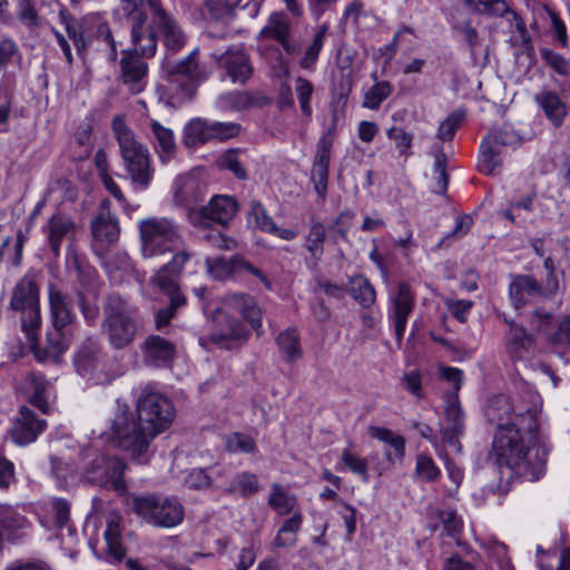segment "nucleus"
I'll return each mask as SVG.
<instances>
[{"label":"nucleus","mask_w":570,"mask_h":570,"mask_svg":"<svg viewBox=\"0 0 570 570\" xmlns=\"http://www.w3.org/2000/svg\"><path fill=\"white\" fill-rule=\"evenodd\" d=\"M415 306V295L405 282H400L389 297V321L393 325L395 337L403 340L409 316Z\"/></svg>","instance_id":"2eb2a0df"},{"label":"nucleus","mask_w":570,"mask_h":570,"mask_svg":"<svg viewBox=\"0 0 570 570\" xmlns=\"http://www.w3.org/2000/svg\"><path fill=\"white\" fill-rule=\"evenodd\" d=\"M29 522L26 517L18 513L11 505L0 504V531L2 539L17 542L24 537Z\"/></svg>","instance_id":"2f4dec72"},{"label":"nucleus","mask_w":570,"mask_h":570,"mask_svg":"<svg viewBox=\"0 0 570 570\" xmlns=\"http://www.w3.org/2000/svg\"><path fill=\"white\" fill-rule=\"evenodd\" d=\"M130 507L148 524L158 528H174L180 524L185 517L184 505L177 497L158 494L134 497Z\"/></svg>","instance_id":"423d86ee"},{"label":"nucleus","mask_w":570,"mask_h":570,"mask_svg":"<svg viewBox=\"0 0 570 570\" xmlns=\"http://www.w3.org/2000/svg\"><path fill=\"white\" fill-rule=\"evenodd\" d=\"M341 460L347 470L358 475L363 482H368L370 475L367 459L357 455L350 449H344L342 451Z\"/></svg>","instance_id":"3c124183"},{"label":"nucleus","mask_w":570,"mask_h":570,"mask_svg":"<svg viewBox=\"0 0 570 570\" xmlns=\"http://www.w3.org/2000/svg\"><path fill=\"white\" fill-rule=\"evenodd\" d=\"M75 296L78 308L86 324L89 326L96 325L100 315V308L97 302L95 299H89V297L83 293L82 289H77Z\"/></svg>","instance_id":"603ef678"},{"label":"nucleus","mask_w":570,"mask_h":570,"mask_svg":"<svg viewBox=\"0 0 570 570\" xmlns=\"http://www.w3.org/2000/svg\"><path fill=\"white\" fill-rule=\"evenodd\" d=\"M465 117L464 111H453L450 114L439 126L438 129V138L442 141L451 140L456 129L461 126L463 119Z\"/></svg>","instance_id":"6e6d98bb"},{"label":"nucleus","mask_w":570,"mask_h":570,"mask_svg":"<svg viewBox=\"0 0 570 570\" xmlns=\"http://www.w3.org/2000/svg\"><path fill=\"white\" fill-rule=\"evenodd\" d=\"M224 303L227 308L242 314L255 331H259L262 327L261 309L252 296L242 293L228 294Z\"/></svg>","instance_id":"473e14b6"},{"label":"nucleus","mask_w":570,"mask_h":570,"mask_svg":"<svg viewBox=\"0 0 570 570\" xmlns=\"http://www.w3.org/2000/svg\"><path fill=\"white\" fill-rule=\"evenodd\" d=\"M293 21L284 11H275L269 14L265 26L258 33V39L277 42L287 55H298L301 43L292 39Z\"/></svg>","instance_id":"f3484780"},{"label":"nucleus","mask_w":570,"mask_h":570,"mask_svg":"<svg viewBox=\"0 0 570 570\" xmlns=\"http://www.w3.org/2000/svg\"><path fill=\"white\" fill-rule=\"evenodd\" d=\"M346 292L364 308H370L376 301L374 287L363 275L351 277Z\"/></svg>","instance_id":"58836bf2"},{"label":"nucleus","mask_w":570,"mask_h":570,"mask_svg":"<svg viewBox=\"0 0 570 570\" xmlns=\"http://www.w3.org/2000/svg\"><path fill=\"white\" fill-rule=\"evenodd\" d=\"M313 90H314V86L309 80H307L303 77L296 78L295 91H296L297 99H298V102L301 106V110L307 117H309L312 115V108H311L309 102H311V98L313 95Z\"/></svg>","instance_id":"bf43d9fd"},{"label":"nucleus","mask_w":570,"mask_h":570,"mask_svg":"<svg viewBox=\"0 0 570 570\" xmlns=\"http://www.w3.org/2000/svg\"><path fill=\"white\" fill-rule=\"evenodd\" d=\"M150 131L154 138V144L165 155H170L175 147V137L171 129L164 127L157 120H151Z\"/></svg>","instance_id":"a18cd8bd"},{"label":"nucleus","mask_w":570,"mask_h":570,"mask_svg":"<svg viewBox=\"0 0 570 570\" xmlns=\"http://www.w3.org/2000/svg\"><path fill=\"white\" fill-rule=\"evenodd\" d=\"M173 253H175L173 258L167 264L163 265L153 277V282L164 293H174L175 291H179L178 279L183 269L195 258V254L183 245Z\"/></svg>","instance_id":"a211bd4d"},{"label":"nucleus","mask_w":570,"mask_h":570,"mask_svg":"<svg viewBox=\"0 0 570 570\" xmlns=\"http://www.w3.org/2000/svg\"><path fill=\"white\" fill-rule=\"evenodd\" d=\"M332 146L333 140L328 135L321 137L317 144L316 156L311 169V181L313 183L314 190L317 193L321 200L325 199L327 193L328 167Z\"/></svg>","instance_id":"4be33fe9"},{"label":"nucleus","mask_w":570,"mask_h":570,"mask_svg":"<svg viewBox=\"0 0 570 570\" xmlns=\"http://www.w3.org/2000/svg\"><path fill=\"white\" fill-rule=\"evenodd\" d=\"M126 463L122 459L116 456H96L85 472V478L89 483L111 489L119 494L127 491L124 481Z\"/></svg>","instance_id":"f8f14e48"},{"label":"nucleus","mask_w":570,"mask_h":570,"mask_svg":"<svg viewBox=\"0 0 570 570\" xmlns=\"http://www.w3.org/2000/svg\"><path fill=\"white\" fill-rule=\"evenodd\" d=\"M142 58L130 49L122 51L120 76L122 82L128 85L132 92H140L146 85L147 63Z\"/></svg>","instance_id":"393cba45"},{"label":"nucleus","mask_w":570,"mask_h":570,"mask_svg":"<svg viewBox=\"0 0 570 570\" xmlns=\"http://www.w3.org/2000/svg\"><path fill=\"white\" fill-rule=\"evenodd\" d=\"M49 247L55 256H59L65 240L71 242L76 235L77 226L72 218L66 214H53L43 228Z\"/></svg>","instance_id":"bb28decb"},{"label":"nucleus","mask_w":570,"mask_h":570,"mask_svg":"<svg viewBox=\"0 0 570 570\" xmlns=\"http://www.w3.org/2000/svg\"><path fill=\"white\" fill-rule=\"evenodd\" d=\"M294 499L279 484L272 485L268 503L279 515L288 514L294 507Z\"/></svg>","instance_id":"864d4df0"},{"label":"nucleus","mask_w":570,"mask_h":570,"mask_svg":"<svg viewBox=\"0 0 570 570\" xmlns=\"http://www.w3.org/2000/svg\"><path fill=\"white\" fill-rule=\"evenodd\" d=\"M534 100L553 126L560 127L562 125L567 116V109L556 92L543 90L535 95Z\"/></svg>","instance_id":"c9c22d12"},{"label":"nucleus","mask_w":570,"mask_h":570,"mask_svg":"<svg viewBox=\"0 0 570 570\" xmlns=\"http://www.w3.org/2000/svg\"><path fill=\"white\" fill-rule=\"evenodd\" d=\"M10 308L22 313L21 328L28 341L36 344L41 318L39 288L33 275L28 273L16 284L10 301Z\"/></svg>","instance_id":"0eeeda50"},{"label":"nucleus","mask_w":570,"mask_h":570,"mask_svg":"<svg viewBox=\"0 0 570 570\" xmlns=\"http://www.w3.org/2000/svg\"><path fill=\"white\" fill-rule=\"evenodd\" d=\"M122 10L127 14L130 26L131 51L144 58H150L156 53L157 36L146 26L147 16L144 11L146 0H121Z\"/></svg>","instance_id":"1a4fd4ad"},{"label":"nucleus","mask_w":570,"mask_h":570,"mask_svg":"<svg viewBox=\"0 0 570 570\" xmlns=\"http://www.w3.org/2000/svg\"><path fill=\"white\" fill-rule=\"evenodd\" d=\"M140 350L144 362L154 367H165L169 365L176 354L175 344L159 335L147 336Z\"/></svg>","instance_id":"5701e85b"},{"label":"nucleus","mask_w":570,"mask_h":570,"mask_svg":"<svg viewBox=\"0 0 570 570\" xmlns=\"http://www.w3.org/2000/svg\"><path fill=\"white\" fill-rule=\"evenodd\" d=\"M517 428L495 430L490 459L507 466L527 481H537L546 472L549 449L538 436V416L529 413L519 417Z\"/></svg>","instance_id":"f03ea898"},{"label":"nucleus","mask_w":570,"mask_h":570,"mask_svg":"<svg viewBox=\"0 0 570 570\" xmlns=\"http://www.w3.org/2000/svg\"><path fill=\"white\" fill-rule=\"evenodd\" d=\"M276 344L287 363L293 364L302 358L303 351L296 330L287 328L281 332L276 337Z\"/></svg>","instance_id":"ea45409f"},{"label":"nucleus","mask_w":570,"mask_h":570,"mask_svg":"<svg viewBox=\"0 0 570 570\" xmlns=\"http://www.w3.org/2000/svg\"><path fill=\"white\" fill-rule=\"evenodd\" d=\"M48 295L53 327L66 328L72 324L76 321V314L72 309L70 296L53 283L48 286Z\"/></svg>","instance_id":"cd10ccee"},{"label":"nucleus","mask_w":570,"mask_h":570,"mask_svg":"<svg viewBox=\"0 0 570 570\" xmlns=\"http://www.w3.org/2000/svg\"><path fill=\"white\" fill-rule=\"evenodd\" d=\"M174 417L175 409L171 401L164 394L146 387L137 399L136 413L128 404L117 401L108 439L116 446L130 453L139 463H146L151 441L170 426Z\"/></svg>","instance_id":"f257e3e1"},{"label":"nucleus","mask_w":570,"mask_h":570,"mask_svg":"<svg viewBox=\"0 0 570 570\" xmlns=\"http://www.w3.org/2000/svg\"><path fill=\"white\" fill-rule=\"evenodd\" d=\"M250 217L254 218L255 225L265 233H271L273 230H277V226L272 219V217L267 214V210L263 206L261 202H253L250 210L248 213Z\"/></svg>","instance_id":"052dcab7"},{"label":"nucleus","mask_w":570,"mask_h":570,"mask_svg":"<svg viewBox=\"0 0 570 570\" xmlns=\"http://www.w3.org/2000/svg\"><path fill=\"white\" fill-rule=\"evenodd\" d=\"M438 519L449 535L458 534L462 529V521L454 510H442L438 512Z\"/></svg>","instance_id":"774afa93"},{"label":"nucleus","mask_w":570,"mask_h":570,"mask_svg":"<svg viewBox=\"0 0 570 570\" xmlns=\"http://www.w3.org/2000/svg\"><path fill=\"white\" fill-rule=\"evenodd\" d=\"M532 335L523 326H512L508 332L507 350L513 358H522L532 346Z\"/></svg>","instance_id":"a19ab883"},{"label":"nucleus","mask_w":570,"mask_h":570,"mask_svg":"<svg viewBox=\"0 0 570 570\" xmlns=\"http://www.w3.org/2000/svg\"><path fill=\"white\" fill-rule=\"evenodd\" d=\"M445 424L441 429V440L444 446L460 453L462 445L460 438L464 433V413L456 395H450L444 407Z\"/></svg>","instance_id":"6ab92c4d"},{"label":"nucleus","mask_w":570,"mask_h":570,"mask_svg":"<svg viewBox=\"0 0 570 570\" xmlns=\"http://www.w3.org/2000/svg\"><path fill=\"white\" fill-rule=\"evenodd\" d=\"M65 328H56L47 334V342L50 352L55 355H61L69 346V340L63 333Z\"/></svg>","instance_id":"338daca9"},{"label":"nucleus","mask_w":570,"mask_h":570,"mask_svg":"<svg viewBox=\"0 0 570 570\" xmlns=\"http://www.w3.org/2000/svg\"><path fill=\"white\" fill-rule=\"evenodd\" d=\"M104 350L96 336L87 337L75 355L73 364L78 374L83 377H91L104 362Z\"/></svg>","instance_id":"b1692460"},{"label":"nucleus","mask_w":570,"mask_h":570,"mask_svg":"<svg viewBox=\"0 0 570 570\" xmlns=\"http://www.w3.org/2000/svg\"><path fill=\"white\" fill-rule=\"evenodd\" d=\"M238 212L235 197L215 195L206 206L189 212V220L195 226L208 227L212 223L226 226Z\"/></svg>","instance_id":"4468645a"},{"label":"nucleus","mask_w":570,"mask_h":570,"mask_svg":"<svg viewBox=\"0 0 570 570\" xmlns=\"http://www.w3.org/2000/svg\"><path fill=\"white\" fill-rule=\"evenodd\" d=\"M392 94V86L389 81H377L364 95L362 106L376 110L381 104Z\"/></svg>","instance_id":"09e8293b"},{"label":"nucleus","mask_w":570,"mask_h":570,"mask_svg":"<svg viewBox=\"0 0 570 570\" xmlns=\"http://www.w3.org/2000/svg\"><path fill=\"white\" fill-rule=\"evenodd\" d=\"M269 101L266 96L259 91L252 90H234L220 95L216 101L217 108L223 111L245 110L255 107H262Z\"/></svg>","instance_id":"c756f323"},{"label":"nucleus","mask_w":570,"mask_h":570,"mask_svg":"<svg viewBox=\"0 0 570 570\" xmlns=\"http://www.w3.org/2000/svg\"><path fill=\"white\" fill-rule=\"evenodd\" d=\"M210 140V121L203 118H194L186 124L183 142L187 148H194Z\"/></svg>","instance_id":"4c0bfd02"},{"label":"nucleus","mask_w":570,"mask_h":570,"mask_svg":"<svg viewBox=\"0 0 570 570\" xmlns=\"http://www.w3.org/2000/svg\"><path fill=\"white\" fill-rule=\"evenodd\" d=\"M326 239L325 226L315 222L311 225L309 230L305 237V249L311 254L312 258L317 264L324 254V243Z\"/></svg>","instance_id":"79ce46f5"},{"label":"nucleus","mask_w":570,"mask_h":570,"mask_svg":"<svg viewBox=\"0 0 570 570\" xmlns=\"http://www.w3.org/2000/svg\"><path fill=\"white\" fill-rule=\"evenodd\" d=\"M219 167L234 174L237 179H247V170L238 159V151L229 149L219 158Z\"/></svg>","instance_id":"13d9d810"},{"label":"nucleus","mask_w":570,"mask_h":570,"mask_svg":"<svg viewBox=\"0 0 570 570\" xmlns=\"http://www.w3.org/2000/svg\"><path fill=\"white\" fill-rule=\"evenodd\" d=\"M302 521L303 518L299 512L286 519L272 541L271 550L276 551L278 549L295 547L297 543V533L302 528Z\"/></svg>","instance_id":"f704fd0d"},{"label":"nucleus","mask_w":570,"mask_h":570,"mask_svg":"<svg viewBox=\"0 0 570 570\" xmlns=\"http://www.w3.org/2000/svg\"><path fill=\"white\" fill-rule=\"evenodd\" d=\"M226 448L229 452L254 453L256 444L252 436L244 433H232L226 438Z\"/></svg>","instance_id":"4d7b16f0"},{"label":"nucleus","mask_w":570,"mask_h":570,"mask_svg":"<svg viewBox=\"0 0 570 570\" xmlns=\"http://www.w3.org/2000/svg\"><path fill=\"white\" fill-rule=\"evenodd\" d=\"M185 485L190 490H205L213 485V478L207 469H193L185 478Z\"/></svg>","instance_id":"680f3d73"},{"label":"nucleus","mask_w":570,"mask_h":570,"mask_svg":"<svg viewBox=\"0 0 570 570\" xmlns=\"http://www.w3.org/2000/svg\"><path fill=\"white\" fill-rule=\"evenodd\" d=\"M27 384L32 390L29 402L42 413H46L48 411V403L43 396V392L47 386V380L41 374L30 373L27 379Z\"/></svg>","instance_id":"de8ad7c7"},{"label":"nucleus","mask_w":570,"mask_h":570,"mask_svg":"<svg viewBox=\"0 0 570 570\" xmlns=\"http://www.w3.org/2000/svg\"><path fill=\"white\" fill-rule=\"evenodd\" d=\"M112 130L128 177L136 187L146 189L154 177L148 148L136 138L132 130L119 117L112 120Z\"/></svg>","instance_id":"20e7f679"},{"label":"nucleus","mask_w":570,"mask_h":570,"mask_svg":"<svg viewBox=\"0 0 570 570\" xmlns=\"http://www.w3.org/2000/svg\"><path fill=\"white\" fill-rule=\"evenodd\" d=\"M165 294L169 297V305L167 307L158 309L155 315L156 327L158 330L168 325L171 318L174 317L177 308L185 305L186 303V298L180 294L179 291Z\"/></svg>","instance_id":"8fccbe9b"},{"label":"nucleus","mask_w":570,"mask_h":570,"mask_svg":"<svg viewBox=\"0 0 570 570\" xmlns=\"http://www.w3.org/2000/svg\"><path fill=\"white\" fill-rule=\"evenodd\" d=\"M153 14V24L163 37L167 51L176 53L187 42V36L178 22L163 8L160 0H146Z\"/></svg>","instance_id":"dca6fc26"},{"label":"nucleus","mask_w":570,"mask_h":570,"mask_svg":"<svg viewBox=\"0 0 570 570\" xmlns=\"http://www.w3.org/2000/svg\"><path fill=\"white\" fill-rule=\"evenodd\" d=\"M529 413L538 416L537 409H527L525 411H518L511 401L504 395H498L490 400L487 409V420L495 425V430H509L515 426L519 417H524Z\"/></svg>","instance_id":"aec40b11"},{"label":"nucleus","mask_w":570,"mask_h":570,"mask_svg":"<svg viewBox=\"0 0 570 570\" xmlns=\"http://www.w3.org/2000/svg\"><path fill=\"white\" fill-rule=\"evenodd\" d=\"M327 26L322 24L317 32L315 33L312 42L305 49L303 57L301 58L298 65L302 69L311 70L314 68L317 62L320 52L324 46L325 37L327 33Z\"/></svg>","instance_id":"37998d69"},{"label":"nucleus","mask_w":570,"mask_h":570,"mask_svg":"<svg viewBox=\"0 0 570 570\" xmlns=\"http://www.w3.org/2000/svg\"><path fill=\"white\" fill-rule=\"evenodd\" d=\"M415 472L420 478L429 482L435 481L440 476V469L435 465L434 461L425 454L417 455Z\"/></svg>","instance_id":"e2e57ef3"},{"label":"nucleus","mask_w":570,"mask_h":570,"mask_svg":"<svg viewBox=\"0 0 570 570\" xmlns=\"http://www.w3.org/2000/svg\"><path fill=\"white\" fill-rule=\"evenodd\" d=\"M240 130V126L236 122L210 121L212 140L220 141L236 137Z\"/></svg>","instance_id":"69168bd1"},{"label":"nucleus","mask_w":570,"mask_h":570,"mask_svg":"<svg viewBox=\"0 0 570 570\" xmlns=\"http://www.w3.org/2000/svg\"><path fill=\"white\" fill-rule=\"evenodd\" d=\"M45 428V420L38 419L29 407L21 406L19 417L11 430V436L14 443L26 445L36 441Z\"/></svg>","instance_id":"c85d7f7f"},{"label":"nucleus","mask_w":570,"mask_h":570,"mask_svg":"<svg viewBox=\"0 0 570 570\" xmlns=\"http://www.w3.org/2000/svg\"><path fill=\"white\" fill-rule=\"evenodd\" d=\"M521 142L520 135L509 125L492 129L480 146L479 170L484 175L495 174L497 168L501 167V148Z\"/></svg>","instance_id":"9d476101"},{"label":"nucleus","mask_w":570,"mask_h":570,"mask_svg":"<svg viewBox=\"0 0 570 570\" xmlns=\"http://www.w3.org/2000/svg\"><path fill=\"white\" fill-rule=\"evenodd\" d=\"M540 56L547 65H549L559 75L567 76L569 73V61L560 53L548 48H542L540 49Z\"/></svg>","instance_id":"0e129e2a"},{"label":"nucleus","mask_w":570,"mask_h":570,"mask_svg":"<svg viewBox=\"0 0 570 570\" xmlns=\"http://www.w3.org/2000/svg\"><path fill=\"white\" fill-rule=\"evenodd\" d=\"M199 49L195 48L184 59L175 61H165L161 66L170 83L177 85L186 97H191L196 88L208 78V71L199 62Z\"/></svg>","instance_id":"6e6552de"},{"label":"nucleus","mask_w":570,"mask_h":570,"mask_svg":"<svg viewBox=\"0 0 570 570\" xmlns=\"http://www.w3.org/2000/svg\"><path fill=\"white\" fill-rule=\"evenodd\" d=\"M368 432L372 438L386 443L393 449V452H385L386 459L391 463L403 460L405 455V439L402 435L395 434L393 431L380 426H370Z\"/></svg>","instance_id":"e433bc0d"},{"label":"nucleus","mask_w":570,"mask_h":570,"mask_svg":"<svg viewBox=\"0 0 570 570\" xmlns=\"http://www.w3.org/2000/svg\"><path fill=\"white\" fill-rule=\"evenodd\" d=\"M210 57L222 70V77L233 83L246 85L254 75L250 56L242 46H230L223 52L214 51Z\"/></svg>","instance_id":"ddd939ff"},{"label":"nucleus","mask_w":570,"mask_h":570,"mask_svg":"<svg viewBox=\"0 0 570 570\" xmlns=\"http://www.w3.org/2000/svg\"><path fill=\"white\" fill-rule=\"evenodd\" d=\"M110 205L109 199H104L91 222V234L97 243L111 244L119 237L120 227L117 218L110 212Z\"/></svg>","instance_id":"a878e982"},{"label":"nucleus","mask_w":570,"mask_h":570,"mask_svg":"<svg viewBox=\"0 0 570 570\" xmlns=\"http://www.w3.org/2000/svg\"><path fill=\"white\" fill-rule=\"evenodd\" d=\"M101 333L111 348L120 351L136 340L138 323L136 308L118 294H110L104 301Z\"/></svg>","instance_id":"7ed1b4c3"},{"label":"nucleus","mask_w":570,"mask_h":570,"mask_svg":"<svg viewBox=\"0 0 570 570\" xmlns=\"http://www.w3.org/2000/svg\"><path fill=\"white\" fill-rule=\"evenodd\" d=\"M215 330L207 337H199V344L207 348L209 343L232 350L247 341L248 331L237 318L224 308H217L214 316Z\"/></svg>","instance_id":"9b49d317"},{"label":"nucleus","mask_w":570,"mask_h":570,"mask_svg":"<svg viewBox=\"0 0 570 570\" xmlns=\"http://www.w3.org/2000/svg\"><path fill=\"white\" fill-rule=\"evenodd\" d=\"M236 255L229 259L225 257L206 258V267L208 273L217 279H224L236 275Z\"/></svg>","instance_id":"49530a36"},{"label":"nucleus","mask_w":570,"mask_h":570,"mask_svg":"<svg viewBox=\"0 0 570 570\" xmlns=\"http://www.w3.org/2000/svg\"><path fill=\"white\" fill-rule=\"evenodd\" d=\"M258 490V481L255 474L243 472L233 478L229 484L230 492H238L244 497L250 495Z\"/></svg>","instance_id":"5fc2aeb1"},{"label":"nucleus","mask_w":570,"mask_h":570,"mask_svg":"<svg viewBox=\"0 0 570 570\" xmlns=\"http://www.w3.org/2000/svg\"><path fill=\"white\" fill-rule=\"evenodd\" d=\"M140 250L146 259L161 257L183 245L179 226L166 217H148L138 224Z\"/></svg>","instance_id":"39448f33"},{"label":"nucleus","mask_w":570,"mask_h":570,"mask_svg":"<svg viewBox=\"0 0 570 570\" xmlns=\"http://www.w3.org/2000/svg\"><path fill=\"white\" fill-rule=\"evenodd\" d=\"M59 19L61 23L65 26L68 37L72 40L77 52H82L88 46L87 40L85 38L82 23L79 20L69 16L65 9H61L59 11Z\"/></svg>","instance_id":"c03bdc74"},{"label":"nucleus","mask_w":570,"mask_h":570,"mask_svg":"<svg viewBox=\"0 0 570 570\" xmlns=\"http://www.w3.org/2000/svg\"><path fill=\"white\" fill-rule=\"evenodd\" d=\"M121 518L118 514H110L107 518V527L104 532L106 541V554L105 558L111 562H120L125 554V548L121 542Z\"/></svg>","instance_id":"72a5a7b5"},{"label":"nucleus","mask_w":570,"mask_h":570,"mask_svg":"<svg viewBox=\"0 0 570 570\" xmlns=\"http://www.w3.org/2000/svg\"><path fill=\"white\" fill-rule=\"evenodd\" d=\"M469 8H474L481 14L491 17H507L511 27L515 28L521 41L528 45L531 41L527 26L522 18L512 10L504 0H462Z\"/></svg>","instance_id":"412c9836"},{"label":"nucleus","mask_w":570,"mask_h":570,"mask_svg":"<svg viewBox=\"0 0 570 570\" xmlns=\"http://www.w3.org/2000/svg\"><path fill=\"white\" fill-rule=\"evenodd\" d=\"M543 286L532 275H515L509 286V296L515 308H520L535 296H541Z\"/></svg>","instance_id":"7c9ffc66"}]
</instances>
